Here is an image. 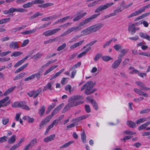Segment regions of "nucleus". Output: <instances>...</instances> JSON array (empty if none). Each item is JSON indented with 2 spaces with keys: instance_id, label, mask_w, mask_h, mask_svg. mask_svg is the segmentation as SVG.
Here are the masks:
<instances>
[{
  "instance_id": "f257e3e1",
  "label": "nucleus",
  "mask_w": 150,
  "mask_h": 150,
  "mask_svg": "<svg viewBox=\"0 0 150 150\" xmlns=\"http://www.w3.org/2000/svg\"><path fill=\"white\" fill-rule=\"evenodd\" d=\"M96 82L91 81L87 82L81 89V91H82L85 89L84 93L86 95H89L93 93L96 89L93 88L96 85Z\"/></svg>"
},
{
  "instance_id": "f03ea898",
  "label": "nucleus",
  "mask_w": 150,
  "mask_h": 150,
  "mask_svg": "<svg viewBox=\"0 0 150 150\" xmlns=\"http://www.w3.org/2000/svg\"><path fill=\"white\" fill-rule=\"evenodd\" d=\"M104 26V24L99 23L90 26L83 30L81 33L84 35L95 32L100 30Z\"/></svg>"
},
{
  "instance_id": "7ed1b4c3",
  "label": "nucleus",
  "mask_w": 150,
  "mask_h": 150,
  "mask_svg": "<svg viewBox=\"0 0 150 150\" xmlns=\"http://www.w3.org/2000/svg\"><path fill=\"white\" fill-rule=\"evenodd\" d=\"M83 99L82 96H75L70 97L68 100L69 102L74 103V104L76 105V106L82 104L83 102L81 101H76L78 100Z\"/></svg>"
},
{
  "instance_id": "20e7f679",
  "label": "nucleus",
  "mask_w": 150,
  "mask_h": 150,
  "mask_svg": "<svg viewBox=\"0 0 150 150\" xmlns=\"http://www.w3.org/2000/svg\"><path fill=\"white\" fill-rule=\"evenodd\" d=\"M150 8V4H148L145 6L141 8L139 10L134 12L130 15L127 16V18H129L131 17L139 15L140 13L144 12L146 9Z\"/></svg>"
},
{
  "instance_id": "39448f33",
  "label": "nucleus",
  "mask_w": 150,
  "mask_h": 150,
  "mask_svg": "<svg viewBox=\"0 0 150 150\" xmlns=\"http://www.w3.org/2000/svg\"><path fill=\"white\" fill-rule=\"evenodd\" d=\"M113 48L116 51H118L119 50H120L121 53L118 55H120L122 57H123L128 51V50L123 48L122 45L120 44H116L115 45Z\"/></svg>"
},
{
  "instance_id": "423d86ee",
  "label": "nucleus",
  "mask_w": 150,
  "mask_h": 150,
  "mask_svg": "<svg viewBox=\"0 0 150 150\" xmlns=\"http://www.w3.org/2000/svg\"><path fill=\"white\" fill-rule=\"evenodd\" d=\"M113 2L107 3L105 5H101L97 8L95 11V12L98 13L104 10L114 4Z\"/></svg>"
},
{
  "instance_id": "0eeeda50",
  "label": "nucleus",
  "mask_w": 150,
  "mask_h": 150,
  "mask_svg": "<svg viewBox=\"0 0 150 150\" xmlns=\"http://www.w3.org/2000/svg\"><path fill=\"white\" fill-rule=\"evenodd\" d=\"M100 14H95L91 16L90 17L87 18L84 20L80 22L79 25V26H81L87 24L89 22L91 21L93 19L96 18L98 16L100 15Z\"/></svg>"
},
{
  "instance_id": "6e6552de",
  "label": "nucleus",
  "mask_w": 150,
  "mask_h": 150,
  "mask_svg": "<svg viewBox=\"0 0 150 150\" xmlns=\"http://www.w3.org/2000/svg\"><path fill=\"white\" fill-rule=\"evenodd\" d=\"M80 27L79 26H75L69 28L62 33L61 35V36L63 37L66 36L74 31L77 32L80 30L81 29Z\"/></svg>"
},
{
  "instance_id": "1a4fd4ad",
  "label": "nucleus",
  "mask_w": 150,
  "mask_h": 150,
  "mask_svg": "<svg viewBox=\"0 0 150 150\" xmlns=\"http://www.w3.org/2000/svg\"><path fill=\"white\" fill-rule=\"evenodd\" d=\"M42 89L41 88H40L38 89L36 91L33 90L29 93H27V94L30 97H33L34 99H35L40 94L41 92Z\"/></svg>"
},
{
  "instance_id": "9d476101",
  "label": "nucleus",
  "mask_w": 150,
  "mask_h": 150,
  "mask_svg": "<svg viewBox=\"0 0 150 150\" xmlns=\"http://www.w3.org/2000/svg\"><path fill=\"white\" fill-rule=\"evenodd\" d=\"M123 57L120 56V55H118L117 59L115 60L111 65V67L112 69H116L119 66L122 62V58Z\"/></svg>"
},
{
  "instance_id": "9b49d317",
  "label": "nucleus",
  "mask_w": 150,
  "mask_h": 150,
  "mask_svg": "<svg viewBox=\"0 0 150 150\" xmlns=\"http://www.w3.org/2000/svg\"><path fill=\"white\" fill-rule=\"evenodd\" d=\"M61 30L60 28H57L47 31L43 33V35L47 37L52 35Z\"/></svg>"
},
{
  "instance_id": "f8f14e48",
  "label": "nucleus",
  "mask_w": 150,
  "mask_h": 150,
  "mask_svg": "<svg viewBox=\"0 0 150 150\" xmlns=\"http://www.w3.org/2000/svg\"><path fill=\"white\" fill-rule=\"evenodd\" d=\"M64 106V103H62L55 108L53 110L51 114L48 116L50 117V119H51L52 117L55 114H56L58 113L59 111Z\"/></svg>"
},
{
  "instance_id": "ddd939ff",
  "label": "nucleus",
  "mask_w": 150,
  "mask_h": 150,
  "mask_svg": "<svg viewBox=\"0 0 150 150\" xmlns=\"http://www.w3.org/2000/svg\"><path fill=\"white\" fill-rule=\"evenodd\" d=\"M81 12L82 11L77 12L76 15V16L73 20L74 22H76L78 21L82 18L86 14V12H84L83 13H82Z\"/></svg>"
},
{
  "instance_id": "4468645a",
  "label": "nucleus",
  "mask_w": 150,
  "mask_h": 150,
  "mask_svg": "<svg viewBox=\"0 0 150 150\" xmlns=\"http://www.w3.org/2000/svg\"><path fill=\"white\" fill-rule=\"evenodd\" d=\"M0 103L3 105V107H5L9 105L10 103L9 97L7 96L0 100Z\"/></svg>"
},
{
  "instance_id": "2eb2a0df",
  "label": "nucleus",
  "mask_w": 150,
  "mask_h": 150,
  "mask_svg": "<svg viewBox=\"0 0 150 150\" xmlns=\"http://www.w3.org/2000/svg\"><path fill=\"white\" fill-rule=\"evenodd\" d=\"M134 90L136 93L139 95L143 96L145 97H148V94L146 93L143 91L141 89L135 88L134 89Z\"/></svg>"
},
{
  "instance_id": "dca6fc26",
  "label": "nucleus",
  "mask_w": 150,
  "mask_h": 150,
  "mask_svg": "<svg viewBox=\"0 0 150 150\" xmlns=\"http://www.w3.org/2000/svg\"><path fill=\"white\" fill-rule=\"evenodd\" d=\"M51 119L50 117L47 116L42 120L39 125V129H41L44 127L46 123L48 122Z\"/></svg>"
},
{
  "instance_id": "f3484780",
  "label": "nucleus",
  "mask_w": 150,
  "mask_h": 150,
  "mask_svg": "<svg viewBox=\"0 0 150 150\" xmlns=\"http://www.w3.org/2000/svg\"><path fill=\"white\" fill-rule=\"evenodd\" d=\"M76 105L75 104H74V103L69 102V103L66 105L62 110V113H63L66 112L69 110L71 107L76 106Z\"/></svg>"
},
{
  "instance_id": "a211bd4d",
  "label": "nucleus",
  "mask_w": 150,
  "mask_h": 150,
  "mask_svg": "<svg viewBox=\"0 0 150 150\" xmlns=\"http://www.w3.org/2000/svg\"><path fill=\"white\" fill-rule=\"evenodd\" d=\"M138 25L137 23L132 24L131 25H129L128 27V30L129 32H130L131 34L133 35L135 33L136 29L135 27L133 28V26H135Z\"/></svg>"
},
{
  "instance_id": "6ab92c4d",
  "label": "nucleus",
  "mask_w": 150,
  "mask_h": 150,
  "mask_svg": "<svg viewBox=\"0 0 150 150\" xmlns=\"http://www.w3.org/2000/svg\"><path fill=\"white\" fill-rule=\"evenodd\" d=\"M136 84L140 87L142 90L147 91L150 90V88L145 86V85L142 82L137 81L135 82Z\"/></svg>"
},
{
  "instance_id": "aec40b11",
  "label": "nucleus",
  "mask_w": 150,
  "mask_h": 150,
  "mask_svg": "<svg viewBox=\"0 0 150 150\" xmlns=\"http://www.w3.org/2000/svg\"><path fill=\"white\" fill-rule=\"evenodd\" d=\"M90 115V114H88L86 115H83L82 116H81L80 117H78L76 118H75L74 119H73L72 120V121H76L78 122L82 120H84L88 117Z\"/></svg>"
},
{
  "instance_id": "412c9836",
  "label": "nucleus",
  "mask_w": 150,
  "mask_h": 150,
  "mask_svg": "<svg viewBox=\"0 0 150 150\" xmlns=\"http://www.w3.org/2000/svg\"><path fill=\"white\" fill-rule=\"evenodd\" d=\"M53 83L54 82L52 81L48 83L44 87L43 89V91H45L47 90L48 89H49L50 90H52V86Z\"/></svg>"
},
{
  "instance_id": "4be33fe9",
  "label": "nucleus",
  "mask_w": 150,
  "mask_h": 150,
  "mask_svg": "<svg viewBox=\"0 0 150 150\" xmlns=\"http://www.w3.org/2000/svg\"><path fill=\"white\" fill-rule=\"evenodd\" d=\"M42 72L43 71L42 69H40L37 73H36L35 74H33V75L34 79L35 77H36L38 80H40L41 78V76L42 75Z\"/></svg>"
},
{
  "instance_id": "5701e85b",
  "label": "nucleus",
  "mask_w": 150,
  "mask_h": 150,
  "mask_svg": "<svg viewBox=\"0 0 150 150\" xmlns=\"http://www.w3.org/2000/svg\"><path fill=\"white\" fill-rule=\"evenodd\" d=\"M25 102L20 101L19 103V107L25 110H30V108L29 107L25 105Z\"/></svg>"
},
{
  "instance_id": "b1692460",
  "label": "nucleus",
  "mask_w": 150,
  "mask_h": 150,
  "mask_svg": "<svg viewBox=\"0 0 150 150\" xmlns=\"http://www.w3.org/2000/svg\"><path fill=\"white\" fill-rule=\"evenodd\" d=\"M55 137V134L50 135L44 138L43 140L45 142H50L53 140Z\"/></svg>"
},
{
  "instance_id": "393cba45",
  "label": "nucleus",
  "mask_w": 150,
  "mask_h": 150,
  "mask_svg": "<svg viewBox=\"0 0 150 150\" xmlns=\"http://www.w3.org/2000/svg\"><path fill=\"white\" fill-rule=\"evenodd\" d=\"M9 46L11 48L13 49H17L19 48L18 46V42H11L9 44Z\"/></svg>"
},
{
  "instance_id": "a878e982",
  "label": "nucleus",
  "mask_w": 150,
  "mask_h": 150,
  "mask_svg": "<svg viewBox=\"0 0 150 150\" xmlns=\"http://www.w3.org/2000/svg\"><path fill=\"white\" fill-rule=\"evenodd\" d=\"M84 40H83L79 42L74 44L71 46L70 47V48L71 49H74L76 48L77 47L79 46L82 44L84 42Z\"/></svg>"
},
{
  "instance_id": "bb28decb",
  "label": "nucleus",
  "mask_w": 150,
  "mask_h": 150,
  "mask_svg": "<svg viewBox=\"0 0 150 150\" xmlns=\"http://www.w3.org/2000/svg\"><path fill=\"white\" fill-rule=\"evenodd\" d=\"M64 70V69H63L61 70L60 71L54 75L51 76L50 79V80H52L54 79L56 77L59 76Z\"/></svg>"
},
{
  "instance_id": "cd10ccee",
  "label": "nucleus",
  "mask_w": 150,
  "mask_h": 150,
  "mask_svg": "<svg viewBox=\"0 0 150 150\" xmlns=\"http://www.w3.org/2000/svg\"><path fill=\"white\" fill-rule=\"evenodd\" d=\"M26 74L25 72H23L17 75L13 79L14 81L19 80L23 77Z\"/></svg>"
},
{
  "instance_id": "c85d7f7f",
  "label": "nucleus",
  "mask_w": 150,
  "mask_h": 150,
  "mask_svg": "<svg viewBox=\"0 0 150 150\" xmlns=\"http://www.w3.org/2000/svg\"><path fill=\"white\" fill-rule=\"evenodd\" d=\"M16 136L15 135H12L9 139L7 143L9 144H13L16 141Z\"/></svg>"
},
{
  "instance_id": "c756f323",
  "label": "nucleus",
  "mask_w": 150,
  "mask_h": 150,
  "mask_svg": "<svg viewBox=\"0 0 150 150\" xmlns=\"http://www.w3.org/2000/svg\"><path fill=\"white\" fill-rule=\"evenodd\" d=\"M13 12H17L20 13H24L27 11L25 9L22 8H16L12 7Z\"/></svg>"
},
{
  "instance_id": "7c9ffc66",
  "label": "nucleus",
  "mask_w": 150,
  "mask_h": 150,
  "mask_svg": "<svg viewBox=\"0 0 150 150\" xmlns=\"http://www.w3.org/2000/svg\"><path fill=\"white\" fill-rule=\"evenodd\" d=\"M139 35L141 38L150 41V36L146 33L140 32Z\"/></svg>"
},
{
  "instance_id": "2f4dec72",
  "label": "nucleus",
  "mask_w": 150,
  "mask_h": 150,
  "mask_svg": "<svg viewBox=\"0 0 150 150\" xmlns=\"http://www.w3.org/2000/svg\"><path fill=\"white\" fill-rule=\"evenodd\" d=\"M91 48L90 47H89L88 48H87L86 50L80 53L77 56V58H79L82 57L83 56L86 54V53L89 51H90Z\"/></svg>"
},
{
  "instance_id": "473e14b6",
  "label": "nucleus",
  "mask_w": 150,
  "mask_h": 150,
  "mask_svg": "<svg viewBox=\"0 0 150 150\" xmlns=\"http://www.w3.org/2000/svg\"><path fill=\"white\" fill-rule=\"evenodd\" d=\"M149 124H150V121H148L139 126L138 128V129L140 131L144 129Z\"/></svg>"
},
{
  "instance_id": "72a5a7b5",
  "label": "nucleus",
  "mask_w": 150,
  "mask_h": 150,
  "mask_svg": "<svg viewBox=\"0 0 150 150\" xmlns=\"http://www.w3.org/2000/svg\"><path fill=\"white\" fill-rule=\"evenodd\" d=\"M23 119L24 120H27L28 122L29 123H32L35 121L33 118H31L29 116H24L23 117Z\"/></svg>"
},
{
  "instance_id": "f704fd0d",
  "label": "nucleus",
  "mask_w": 150,
  "mask_h": 150,
  "mask_svg": "<svg viewBox=\"0 0 150 150\" xmlns=\"http://www.w3.org/2000/svg\"><path fill=\"white\" fill-rule=\"evenodd\" d=\"M42 54L40 52H38L36 54H34L33 55V57H31V59H33L34 60H37L38 59H39L42 57Z\"/></svg>"
},
{
  "instance_id": "c9c22d12",
  "label": "nucleus",
  "mask_w": 150,
  "mask_h": 150,
  "mask_svg": "<svg viewBox=\"0 0 150 150\" xmlns=\"http://www.w3.org/2000/svg\"><path fill=\"white\" fill-rule=\"evenodd\" d=\"M36 31V29H33L32 30H28L22 32L21 34L23 35H26L33 33L35 32Z\"/></svg>"
},
{
  "instance_id": "e433bc0d",
  "label": "nucleus",
  "mask_w": 150,
  "mask_h": 150,
  "mask_svg": "<svg viewBox=\"0 0 150 150\" xmlns=\"http://www.w3.org/2000/svg\"><path fill=\"white\" fill-rule=\"evenodd\" d=\"M127 124L129 127L132 128H134L136 127V125L135 123L132 121H127Z\"/></svg>"
},
{
  "instance_id": "4c0bfd02",
  "label": "nucleus",
  "mask_w": 150,
  "mask_h": 150,
  "mask_svg": "<svg viewBox=\"0 0 150 150\" xmlns=\"http://www.w3.org/2000/svg\"><path fill=\"white\" fill-rule=\"evenodd\" d=\"M102 59L105 62H108L113 60V59L108 56H104L102 57Z\"/></svg>"
},
{
  "instance_id": "58836bf2",
  "label": "nucleus",
  "mask_w": 150,
  "mask_h": 150,
  "mask_svg": "<svg viewBox=\"0 0 150 150\" xmlns=\"http://www.w3.org/2000/svg\"><path fill=\"white\" fill-rule=\"evenodd\" d=\"M58 66V65H54L50 69L46 71L44 74V75L45 76L47 75L48 74L51 72L52 71L55 69Z\"/></svg>"
},
{
  "instance_id": "ea45409f",
  "label": "nucleus",
  "mask_w": 150,
  "mask_h": 150,
  "mask_svg": "<svg viewBox=\"0 0 150 150\" xmlns=\"http://www.w3.org/2000/svg\"><path fill=\"white\" fill-rule=\"evenodd\" d=\"M16 88V86L13 87H11L8 89L3 94V96H6L10 94L11 92L13 91Z\"/></svg>"
},
{
  "instance_id": "a19ab883",
  "label": "nucleus",
  "mask_w": 150,
  "mask_h": 150,
  "mask_svg": "<svg viewBox=\"0 0 150 150\" xmlns=\"http://www.w3.org/2000/svg\"><path fill=\"white\" fill-rule=\"evenodd\" d=\"M42 15L43 14L42 13L38 12L34 14L31 16L29 18V19L30 20H31L37 18L39 16H42Z\"/></svg>"
},
{
  "instance_id": "79ce46f5",
  "label": "nucleus",
  "mask_w": 150,
  "mask_h": 150,
  "mask_svg": "<svg viewBox=\"0 0 150 150\" xmlns=\"http://www.w3.org/2000/svg\"><path fill=\"white\" fill-rule=\"evenodd\" d=\"M45 111V106L44 105H42L39 110L38 113L40 116H43L44 114Z\"/></svg>"
},
{
  "instance_id": "37998d69",
  "label": "nucleus",
  "mask_w": 150,
  "mask_h": 150,
  "mask_svg": "<svg viewBox=\"0 0 150 150\" xmlns=\"http://www.w3.org/2000/svg\"><path fill=\"white\" fill-rule=\"evenodd\" d=\"M74 142L73 141H71L69 142L64 144L63 145H62L61 146L59 147V148L60 149H64L68 147L71 144L73 143Z\"/></svg>"
},
{
  "instance_id": "c03bdc74",
  "label": "nucleus",
  "mask_w": 150,
  "mask_h": 150,
  "mask_svg": "<svg viewBox=\"0 0 150 150\" xmlns=\"http://www.w3.org/2000/svg\"><path fill=\"white\" fill-rule=\"evenodd\" d=\"M124 9H122L121 6H120L118 7V8L114 11L112 13L114 16H115L117 13L122 12Z\"/></svg>"
},
{
  "instance_id": "a18cd8bd",
  "label": "nucleus",
  "mask_w": 150,
  "mask_h": 150,
  "mask_svg": "<svg viewBox=\"0 0 150 150\" xmlns=\"http://www.w3.org/2000/svg\"><path fill=\"white\" fill-rule=\"evenodd\" d=\"M37 139L36 138H34L28 144L31 146V148H32L37 143Z\"/></svg>"
},
{
  "instance_id": "49530a36",
  "label": "nucleus",
  "mask_w": 150,
  "mask_h": 150,
  "mask_svg": "<svg viewBox=\"0 0 150 150\" xmlns=\"http://www.w3.org/2000/svg\"><path fill=\"white\" fill-rule=\"evenodd\" d=\"M103 57L102 54L100 53H97L95 55L94 58L93 59L94 60L95 62H96L98 61L100 58L102 59Z\"/></svg>"
},
{
  "instance_id": "de8ad7c7",
  "label": "nucleus",
  "mask_w": 150,
  "mask_h": 150,
  "mask_svg": "<svg viewBox=\"0 0 150 150\" xmlns=\"http://www.w3.org/2000/svg\"><path fill=\"white\" fill-rule=\"evenodd\" d=\"M97 42V40H95L91 42L88 44H86L85 46L82 48V50H83L84 48H85L87 47L88 48L89 47H91V46H92L95 43H96Z\"/></svg>"
},
{
  "instance_id": "09e8293b",
  "label": "nucleus",
  "mask_w": 150,
  "mask_h": 150,
  "mask_svg": "<svg viewBox=\"0 0 150 150\" xmlns=\"http://www.w3.org/2000/svg\"><path fill=\"white\" fill-rule=\"evenodd\" d=\"M91 103L92 104L94 109L96 110L98 109V107L96 102L93 99L91 100Z\"/></svg>"
},
{
  "instance_id": "8fccbe9b",
  "label": "nucleus",
  "mask_w": 150,
  "mask_h": 150,
  "mask_svg": "<svg viewBox=\"0 0 150 150\" xmlns=\"http://www.w3.org/2000/svg\"><path fill=\"white\" fill-rule=\"evenodd\" d=\"M33 3L32 1L31 2H29L23 4L22 6L24 8H27L33 6Z\"/></svg>"
},
{
  "instance_id": "3c124183",
  "label": "nucleus",
  "mask_w": 150,
  "mask_h": 150,
  "mask_svg": "<svg viewBox=\"0 0 150 150\" xmlns=\"http://www.w3.org/2000/svg\"><path fill=\"white\" fill-rule=\"evenodd\" d=\"M81 136L82 142L84 143H85L86 142V134L84 130L83 132L81 134Z\"/></svg>"
},
{
  "instance_id": "603ef678",
  "label": "nucleus",
  "mask_w": 150,
  "mask_h": 150,
  "mask_svg": "<svg viewBox=\"0 0 150 150\" xmlns=\"http://www.w3.org/2000/svg\"><path fill=\"white\" fill-rule=\"evenodd\" d=\"M147 118L146 117H143L138 119L136 122V123L137 125L140 124L141 123L144 122L146 120Z\"/></svg>"
},
{
  "instance_id": "864d4df0",
  "label": "nucleus",
  "mask_w": 150,
  "mask_h": 150,
  "mask_svg": "<svg viewBox=\"0 0 150 150\" xmlns=\"http://www.w3.org/2000/svg\"><path fill=\"white\" fill-rule=\"evenodd\" d=\"M23 54V52L16 51L13 52L11 55V57H16L22 55Z\"/></svg>"
},
{
  "instance_id": "5fc2aeb1",
  "label": "nucleus",
  "mask_w": 150,
  "mask_h": 150,
  "mask_svg": "<svg viewBox=\"0 0 150 150\" xmlns=\"http://www.w3.org/2000/svg\"><path fill=\"white\" fill-rule=\"evenodd\" d=\"M124 1H123L122 2H121L120 4L123 7V9H127L130 6L132 5L133 4V3L131 2L128 4H127L125 6H124L123 5V4H124Z\"/></svg>"
},
{
  "instance_id": "6e6d98bb",
  "label": "nucleus",
  "mask_w": 150,
  "mask_h": 150,
  "mask_svg": "<svg viewBox=\"0 0 150 150\" xmlns=\"http://www.w3.org/2000/svg\"><path fill=\"white\" fill-rule=\"evenodd\" d=\"M10 20V18L2 19L0 20V24H2L7 23Z\"/></svg>"
},
{
  "instance_id": "4d7b16f0",
  "label": "nucleus",
  "mask_w": 150,
  "mask_h": 150,
  "mask_svg": "<svg viewBox=\"0 0 150 150\" xmlns=\"http://www.w3.org/2000/svg\"><path fill=\"white\" fill-rule=\"evenodd\" d=\"M103 1V0H99L94 1H93V2H92V3L89 4L88 5V6L89 7H92V6L96 5V4H98V2L99 1Z\"/></svg>"
},
{
  "instance_id": "13d9d810",
  "label": "nucleus",
  "mask_w": 150,
  "mask_h": 150,
  "mask_svg": "<svg viewBox=\"0 0 150 150\" xmlns=\"http://www.w3.org/2000/svg\"><path fill=\"white\" fill-rule=\"evenodd\" d=\"M9 119L3 117L2 119V123L4 125H6L9 122Z\"/></svg>"
},
{
  "instance_id": "bf43d9fd",
  "label": "nucleus",
  "mask_w": 150,
  "mask_h": 150,
  "mask_svg": "<svg viewBox=\"0 0 150 150\" xmlns=\"http://www.w3.org/2000/svg\"><path fill=\"white\" fill-rule=\"evenodd\" d=\"M74 88L71 89V87L70 85H67L65 87V90L66 91H69V93L73 91Z\"/></svg>"
},
{
  "instance_id": "052dcab7",
  "label": "nucleus",
  "mask_w": 150,
  "mask_h": 150,
  "mask_svg": "<svg viewBox=\"0 0 150 150\" xmlns=\"http://www.w3.org/2000/svg\"><path fill=\"white\" fill-rule=\"evenodd\" d=\"M3 14H5V15L8 14L10 13H13L12 7L11 8H9L8 10H4L3 11Z\"/></svg>"
},
{
  "instance_id": "680f3d73",
  "label": "nucleus",
  "mask_w": 150,
  "mask_h": 150,
  "mask_svg": "<svg viewBox=\"0 0 150 150\" xmlns=\"http://www.w3.org/2000/svg\"><path fill=\"white\" fill-rule=\"evenodd\" d=\"M66 46V43H64L62 45L59 46L57 49V50L59 51L64 49Z\"/></svg>"
},
{
  "instance_id": "e2e57ef3",
  "label": "nucleus",
  "mask_w": 150,
  "mask_h": 150,
  "mask_svg": "<svg viewBox=\"0 0 150 150\" xmlns=\"http://www.w3.org/2000/svg\"><path fill=\"white\" fill-rule=\"evenodd\" d=\"M60 120V119H57L53 121L52 123L50 125L52 128L54 125L56 126L58 123V122Z\"/></svg>"
},
{
  "instance_id": "0e129e2a",
  "label": "nucleus",
  "mask_w": 150,
  "mask_h": 150,
  "mask_svg": "<svg viewBox=\"0 0 150 150\" xmlns=\"http://www.w3.org/2000/svg\"><path fill=\"white\" fill-rule=\"evenodd\" d=\"M81 64V63L80 62H78L77 63L74 65L70 69V71H71L77 68L80 67Z\"/></svg>"
},
{
  "instance_id": "69168bd1",
  "label": "nucleus",
  "mask_w": 150,
  "mask_h": 150,
  "mask_svg": "<svg viewBox=\"0 0 150 150\" xmlns=\"http://www.w3.org/2000/svg\"><path fill=\"white\" fill-rule=\"evenodd\" d=\"M57 61V60H54L52 61H49L48 62L45 64L43 65L42 68H44L47 67L50 64L54 63Z\"/></svg>"
},
{
  "instance_id": "338daca9",
  "label": "nucleus",
  "mask_w": 150,
  "mask_h": 150,
  "mask_svg": "<svg viewBox=\"0 0 150 150\" xmlns=\"http://www.w3.org/2000/svg\"><path fill=\"white\" fill-rule=\"evenodd\" d=\"M33 4H42L44 3V1L43 0H35L32 1Z\"/></svg>"
},
{
  "instance_id": "774afa93",
  "label": "nucleus",
  "mask_w": 150,
  "mask_h": 150,
  "mask_svg": "<svg viewBox=\"0 0 150 150\" xmlns=\"http://www.w3.org/2000/svg\"><path fill=\"white\" fill-rule=\"evenodd\" d=\"M150 112V108H147L141 110L140 112V114H144L148 113Z\"/></svg>"
}]
</instances>
